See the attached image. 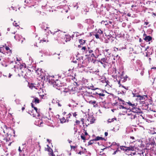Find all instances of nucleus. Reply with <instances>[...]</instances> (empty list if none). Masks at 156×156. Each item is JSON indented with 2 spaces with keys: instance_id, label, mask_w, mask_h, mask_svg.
Masks as SVG:
<instances>
[{
  "instance_id": "1",
  "label": "nucleus",
  "mask_w": 156,
  "mask_h": 156,
  "mask_svg": "<svg viewBox=\"0 0 156 156\" xmlns=\"http://www.w3.org/2000/svg\"><path fill=\"white\" fill-rule=\"evenodd\" d=\"M54 82L51 81V82L53 83V87L57 89L60 90V87L62 86V84L61 83L60 81L58 80H56L55 81L54 80Z\"/></svg>"
},
{
  "instance_id": "2",
  "label": "nucleus",
  "mask_w": 156,
  "mask_h": 156,
  "mask_svg": "<svg viewBox=\"0 0 156 156\" xmlns=\"http://www.w3.org/2000/svg\"><path fill=\"white\" fill-rule=\"evenodd\" d=\"M120 148L121 150H122L123 151H134V150H135L136 151V150H137L138 149H134L135 148H134V147L132 146H129L128 147H126L124 146H121L120 147Z\"/></svg>"
},
{
  "instance_id": "3",
  "label": "nucleus",
  "mask_w": 156,
  "mask_h": 156,
  "mask_svg": "<svg viewBox=\"0 0 156 156\" xmlns=\"http://www.w3.org/2000/svg\"><path fill=\"white\" fill-rule=\"evenodd\" d=\"M126 115L128 116V118L131 120L134 119L136 117V114L130 111L128 113H127Z\"/></svg>"
},
{
  "instance_id": "4",
  "label": "nucleus",
  "mask_w": 156,
  "mask_h": 156,
  "mask_svg": "<svg viewBox=\"0 0 156 156\" xmlns=\"http://www.w3.org/2000/svg\"><path fill=\"white\" fill-rule=\"evenodd\" d=\"M107 59L105 58H103L99 60L98 62L101 64L104 68H105L107 65L108 62H107Z\"/></svg>"
},
{
  "instance_id": "5",
  "label": "nucleus",
  "mask_w": 156,
  "mask_h": 156,
  "mask_svg": "<svg viewBox=\"0 0 156 156\" xmlns=\"http://www.w3.org/2000/svg\"><path fill=\"white\" fill-rule=\"evenodd\" d=\"M138 99L140 101H141V102L142 104H143L144 102V101H146L147 99V95H144L141 96L140 95L138 96Z\"/></svg>"
},
{
  "instance_id": "6",
  "label": "nucleus",
  "mask_w": 156,
  "mask_h": 156,
  "mask_svg": "<svg viewBox=\"0 0 156 156\" xmlns=\"http://www.w3.org/2000/svg\"><path fill=\"white\" fill-rule=\"evenodd\" d=\"M40 76L41 79L44 80H45L46 79V81H47L49 83L50 82V78H51L52 77L51 76L43 75L42 74H41L40 75Z\"/></svg>"
},
{
  "instance_id": "7",
  "label": "nucleus",
  "mask_w": 156,
  "mask_h": 156,
  "mask_svg": "<svg viewBox=\"0 0 156 156\" xmlns=\"http://www.w3.org/2000/svg\"><path fill=\"white\" fill-rule=\"evenodd\" d=\"M62 40L61 42H60L61 43H63L64 44V41L66 42L69 41L71 39L70 36L69 35H66L64 37V38H62Z\"/></svg>"
},
{
  "instance_id": "8",
  "label": "nucleus",
  "mask_w": 156,
  "mask_h": 156,
  "mask_svg": "<svg viewBox=\"0 0 156 156\" xmlns=\"http://www.w3.org/2000/svg\"><path fill=\"white\" fill-rule=\"evenodd\" d=\"M76 26L77 28L81 31H82L84 29V26L83 24L80 22L77 23L76 24Z\"/></svg>"
},
{
  "instance_id": "9",
  "label": "nucleus",
  "mask_w": 156,
  "mask_h": 156,
  "mask_svg": "<svg viewBox=\"0 0 156 156\" xmlns=\"http://www.w3.org/2000/svg\"><path fill=\"white\" fill-rule=\"evenodd\" d=\"M143 39L146 42L150 41L152 40V37L149 36H147L146 34L144 33L143 34Z\"/></svg>"
},
{
  "instance_id": "10",
  "label": "nucleus",
  "mask_w": 156,
  "mask_h": 156,
  "mask_svg": "<svg viewBox=\"0 0 156 156\" xmlns=\"http://www.w3.org/2000/svg\"><path fill=\"white\" fill-rule=\"evenodd\" d=\"M142 52V48L139 46H136L134 48V51L133 53L135 54H139Z\"/></svg>"
},
{
  "instance_id": "11",
  "label": "nucleus",
  "mask_w": 156,
  "mask_h": 156,
  "mask_svg": "<svg viewBox=\"0 0 156 156\" xmlns=\"http://www.w3.org/2000/svg\"><path fill=\"white\" fill-rule=\"evenodd\" d=\"M134 148H135L134 149H138V150H136V151L134 150L135 152V153H133V154H139L141 156H142V155H143V156H144V152H143V151L142 150H139V148L136 147L135 146H134Z\"/></svg>"
},
{
  "instance_id": "12",
  "label": "nucleus",
  "mask_w": 156,
  "mask_h": 156,
  "mask_svg": "<svg viewBox=\"0 0 156 156\" xmlns=\"http://www.w3.org/2000/svg\"><path fill=\"white\" fill-rule=\"evenodd\" d=\"M132 111H131L132 112H133L135 114L137 113L138 114H139V113H142V112L141 111V110L139 108H135L134 107V108H132Z\"/></svg>"
},
{
  "instance_id": "13",
  "label": "nucleus",
  "mask_w": 156,
  "mask_h": 156,
  "mask_svg": "<svg viewBox=\"0 0 156 156\" xmlns=\"http://www.w3.org/2000/svg\"><path fill=\"white\" fill-rule=\"evenodd\" d=\"M103 51L104 55H105V56H107L108 57H110L111 54V52L109 49H105L103 50Z\"/></svg>"
},
{
  "instance_id": "14",
  "label": "nucleus",
  "mask_w": 156,
  "mask_h": 156,
  "mask_svg": "<svg viewBox=\"0 0 156 156\" xmlns=\"http://www.w3.org/2000/svg\"><path fill=\"white\" fill-rule=\"evenodd\" d=\"M95 54L93 53H92L91 55V56L92 57H94L95 58H98V54L99 53V50L98 48H97L95 50Z\"/></svg>"
},
{
  "instance_id": "15",
  "label": "nucleus",
  "mask_w": 156,
  "mask_h": 156,
  "mask_svg": "<svg viewBox=\"0 0 156 156\" xmlns=\"http://www.w3.org/2000/svg\"><path fill=\"white\" fill-rule=\"evenodd\" d=\"M93 51L90 48L88 47L87 48V50H86V55L90 56V55L92 53H93Z\"/></svg>"
},
{
  "instance_id": "16",
  "label": "nucleus",
  "mask_w": 156,
  "mask_h": 156,
  "mask_svg": "<svg viewBox=\"0 0 156 156\" xmlns=\"http://www.w3.org/2000/svg\"><path fill=\"white\" fill-rule=\"evenodd\" d=\"M28 113L31 115H32L33 117H36L37 118H40L39 117H37V113H36L35 112H34V111L33 110H29L28 111Z\"/></svg>"
},
{
  "instance_id": "17",
  "label": "nucleus",
  "mask_w": 156,
  "mask_h": 156,
  "mask_svg": "<svg viewBox=\"0 0 156 156\" xmlns=\"http://www.w3.org/2000/svg\"><path fill=\"white\" fill-rule=\"evenodd\" d=\"M89 103L93 105L94 107H96L98 106L97 103H96V101H93L92 100H90L89 102Z\"/></svg>"
},
{
  "instance_id": "18",
  "label": "nucleus",
  "mask_w": 156,
  "mask_h": 156,
  "mask_svg": "<svg viewBox=\"0 0 156 156\" xmlns=\"http://www.w3.org/2000/svg\"><path fill=\"white\" fill-rule=\"evenodd\" d=\"M84 22L85 23L89 24H92L94 23L93 20L90 19L86 20Z\"/></svg>"
},
{
  "instance_id": "19",
  "label": "nucleus",
  "mask_w": 156,
  "mask_h": 156,
  "mask_svg": "<svg viewBox=\"0 0 156 156\" xmlns=\"http://www.w3.org/2000/svg\"><path fill=\"white\" fill-rule=\"evenodd\" d=\"M119 145V143L117 144L115 142H113L112 144L110 145V147H112V146H117L116 147H115L118 148ZM109 147H110V146L109 147H107V148H108ZM106 148H107V147L103 149H102V150H103L106 149Z\"/></svg>"
},
{
  "instance_id": "20",
  "label": "nucleus",
  "mask_w": 156,
  "mask_h": 156,
  "mask_svg": "<svg viewBox=\"0 0 156 156\" xmlns=\"http://www.w3.org/2000/svg\"><path fill=\"white\" fill-rule=\"evenodd\" d=\"M33 108L34 109V112H35L36 113H37V117L39 118L40 116L39 111L38 110L36 107H34Z\"/></svg>"
},
{
  "instance_id": "21",
  "label": "nucleus",
  "mask_w": 156,
  "mask_h": 156,
  "mask_svg": "<svg viewBox=\"0 0 156 156\" xmlns=\"http://www.w3.org/2000/svg\"><path fill=\"white\" fill-rule=\"evenodd\" d=\"M51 34H52L53 35H54V34H57V35H58V37H59V34H62L63 33L62 31H60V30H59L58 31H55L54 32V33H53L52 32H51V31H50Z\"/></svg>"
},
{
  "instance_id": "22",
  "label": "nucleus",
  "mask_w": 156,
  "mask_h": 156,
  "mask_svg": "<svg viewBox=\"0 0 156 156\" xmlns=\"http://www.w3.org/2000/svg\"><path fill=\"white\" fill-rule=\"evenodd\" d=\"M149 143L150 145L151 146H156V143L155 142V141L154 139H153L152 140H151Z\"/></svg>"
},
{
  "instance_id": "23",
  "label": "nucleus",
  "mask_w": 156,
  "mask_h": 156,
  "mask_svg": "<svg viewBox=\"0 0 156 156\" xmlns=\"http://www.w3.org/2000/svg\"><path fill=\"white\" fill-rule=\"evenodd\" d=\"M22 36L16 34L14 36V38L18 41H19L20 40V39L21 38Z\"/></svg>"
},
{
  "instance_id": "24",
  "label": "nucleus",
  "mask_w": 156,
  "mask_h": 156,
  "mask_svg": "<svg viewBox=\"0 0 156 156\" xmlns=\"http://www.w3.org/2000/svg\"><path fill=\"white\" fill-rule=\"evenodd\" d=\"M47 146L48 147L47 148H45V150L46 151H49V152H51V153H50V154H51L52 155V152L53 153V151H52V149H51L50 148V147H49L48 146V145H47Z\"/></svg>"
},
{
  "instance_id": "25",
  "label": "nucleus",
  "mask_w": 156,
  "mask_h": 156,
  "mask_svg": "<svg viewBox=\"0 0 156 156\" xmlns=\"http://www.w3.org/2000/svg\"><path fill=\"white\" fill-rule=\"evenodd\" d=\"M105 140V139L104 138H103L102 137L99 136H97L94 139V140H95V141H97V140Z\"/></svg>"
},
{
  "instance_id": "26",
  "label": "nucleus",
  "mask_w": 156,
  "mask_h": 156,
  "mask_svg": "<svg viewBox=\"0 0 156 156\" xmlns=\"http://www.w3.org/2000/svg\"><path fill=\"white\" fill-rule=\"evenodd\" d=\"M110 36L111 37V38H110V39L109 40V41L111 42H112L114 40L115 38L111 34H110Z\"/></svg>"
},
{
  "instance_id": "27",
  "label": "nucleus",
  "mask_w": 156,
  "mask_h": 156,
  "mask_svg": "<svg viewBox=\"0 0 156 156\" xmlns=\"http://www.w3.org/2000/svg\"><path fill=\"white\" fill-rule=\"evenodd\" d=\"M34 102L35 103H39L40 102V100L37 98H35L34 99Z\"/></svg>"
},
{
  "instance_id": "28",
  "label": "nucleus",
  "mask_w": 156,
  "mask_h": 156,
  "mask_svg": "<svg viewBox=\"0 0 156 156\" xmlns=\"http://www.w3.org/2000/svg\"><path fill=\"white\" fill-rule=\"evenodd\" d=\"M79 42L80 43V45L82 44L85 43L86 41L83 40V39H80Z\"/></svg>"
},
{
  "instance_id": "29",
  "label": "nucleus",
  "mask_w": 156,
  "mask_h": 156,
  "mask_svg": "<svg viewBox=\"0 0 156 156\" xmlns=\"http://www.w3.org/2000/svg\"><path fill=\"white\" fill-rule=\"evenodd\" d=\"M94 141H95V140H94V139L90 140L88 143V145H90L94 143Z\"/></svg>"
},
{
  "instance_id": "30",
  "label": "nucleus",
  "mask_w": 156,
  "mask_h": 156,
  "mask_svg": "<svg viewBox=\"0 0 156 156\" xmlns=\"http://www.w3.org/2000/svg\"><path fill=\"white\" fill-rule=\"evenodd\" d=\"M149 79L150 80L151 82L153 83L154 82L155 78H154L153 77H152L151 76H149Z\"/></svg>"
},
{
  "instance_id": "31",
  "label": "nucleus",
  "mask_w": 156,
  "mask_h": 156,
  "mask_svg": "<svg viewBox=\"0 0 156 156\" xmlns=\"http://www.w3.org/2000/svg\"><path fill=\"white\" fill-rule=\"evenodd\" d=\"M114 120H116V118H114L112 119H109L108 122H113Z\"/></svg>"
},
{
  "instance_id": "32",
  "label": "nucleus",
  "mask_w": 156,
  "mask_h": 156,
  "mask_svg": "<svg viewBox=\"0 0 156 156\" xmlns=\"http://www.w3.org/2000/svg\"><path fill=\"white\" fill-rule=\"evenodd\" d=\"M118 100L119 101V102H120V103L121 104H124V101L122 100L121 98H118Z\"/></svg>"
},
{
  "instance_id": "33",
  "label": "nucleus",
  "mask_w": 156,
  "mask_h": 156,
  "mask_svg": "<svg viewBox=\"0 0 156 156\" xmlns=\"http://www.w3.org/2000/svg\"><path fill=\"white\" fill-rule=\"evenodd\" d=\"M97 33L99 34L100 36H101V34H102L103 33V32L101 30H98V31L97 32Z\"/></svg>"
},
{
  "instance_id": "34",
  "label": "nucleus",
  "mask_w": 156,
  "mask_h": 156,
  "mask_svg": "<svg viewBox=\"0 0 156 156\" xmlns=\"http://www.w3.org/2000/svg\"><path fill=\"white\" fill-rule=\"evenodd\" d=\"M42 124V121L41 120H39L38 121V123L37 125H38L39 126H42V125H41Z\"/></svg>"
},
{
  "instance_id": "35",
  "label": "nucleus",
  "mask_w": 156,
  "mask_h": 156,
  "mask_svg": "<svg viewBox=\"0 0 156 156\" xmlns=\"http://www.w3.org/2000/svg\"><path fill=\"white\" fill-rule=\"evenodd\" d=\"M67 18L68 19H70L71 20H73L75 19V16H68L67 17Z\"/></svg>"
},
{
  "instance_id": "36",
  "label": "nucleus",
  "mask_w": 156,
  "mask_h": 156,
  "mask_svg": "<svg viewBox=\"0 0 156 156\" xmlns=\"http://www.w3.org/2000/svg\"><path fill=\"white\" fill-rule=\"evenodd\" d=\"M94 36H95V37L97 39H99V37L100 36H99V34H98V33H96L94 34Z\"/></svg>"
},
{
  "instance_id": "37",
  "label": "nucleus",
  "mask_w": 156,
  "mask_h": 156,
  "mask_svg": "<svg viewBox=\"0 0 156 156\" xmlns=\"http://www.w3.org/2000/svg\"><path fill=\"white\" fill-rule=\"evenodd\" d=\"M128 104L129 105L132 106L133 108H134V106H135V104H132L130 102H128Z\"/></svg>"
},
{
  "instance_id": "38",
  "label": "nucleus",
  "mask_w": 156,
  "mask_h": 156,
  "mask_svg": "<svg viewBox=\"0 0 156 156\" xmlns=\"http://www.w3.org/2000/svg\"><path fill=\"white\" fill-rule=\"evenodd\" d=\"M101 23H103L105 25H108V21H104L103 20L101 22Z\"/></svg>"
},
{
  "instance_id": "39",
  "label": "nucleus",
  "mask_w": 156,
  "mask_h": 156,
  "mask_svg": "<svg viewBox=\"0 0 156 156\" xmlns=\"http://www.w3.org/2000/svg\"><path fill=\"white\" fill-rule=\"evenodd\" d=\"M20 100L19 99H16L15 100V102L17 104H19L20 103Z\"/></svg>"
},
{
  "instance_id": "40",
  "label": "nucleus",
  "mask_w": 156,
  "mask_h": 156,
  "mask_svg": "<svg viewBox=\"0 0 156 156\" xmlns=\"http://www.w3.org/2000/svg\"><path fill=\"white\" fill-rule=\"evenodd\" d=\"M119 108L120 109H126V108L124 107L123 106H122V105H119Z\"/></svg>"
},
{
  "instance_id": "41",
  "label": "nucleus",
  "mask_w": 156,
  "mask_h": 156,
  "mask_svg": "<svg viewBox=\"0 0 156 156\" xmlns=\"http://www.w3.org/2000/svg\"><path fill=\"white\" fill-rule=\"evenodd\" d=\"M72 116V115L71 113H69L68 115H67L66 118H70V117Z\"/></svg>"
},
{
  "instance_id": "42",
  "label": "nucleus",
  "mask_w": 156,
  "mask_h": 156,
  "mask_svg": "<svg viewBox=\"0 0 156 156\" xmlns=\"http://www.w3.org/2000/svg\"><path fill=\"white\" fill-rule=\"evenodd\" d=\"M73 117L76 118V116L77 115V113L76 112H75L73 113Z\"/></svg>"
},
{
  "instance_id": "43",
  "label": "nucleus",
  "mask_w": 156,
  "mask_h": 156,
  "mask_svg": "<svg viewBox=\"0 0 156 156\" xmlns=\"http://www.w3.org/2000/svg\"><path fill=\"white\" fill-rule=\"evenodd\" d=\"M128 78V76H127L126 75L124 77L123 80H122L124 82H125L127 78Z\"/></svg>"
},
{
  "instance_id": "44",
  "label": "nucleus",
  "mask_w": 156,
  "mask_h": 156,
  "mask_svg": "<svg viewBox=\"0 0 156 156\" xmlns=\"http://www.w3.org/2000/svg\"><path fill=\"white\" fill-rule=\"evenodd\" d=\"M95 119L94 118H92L91 119V120L90 121V123L91 124L93 123L94 122V121H95Z\"/></svg>"
},
{
  "instance_id": "45",
  "label": "nucleus",
  "mask_w": 156,
  "mask_h": 156,
  "mask_svg": "<svg viewBox=\"0 0 156 156\" xmlns=\"http://www.w3.org/2000/svg\"><path fill=\"white\" fill-rule=\"evenodd\" d=\"M87 48H86V47H83L81 48V50H83L86 51V50H87Z\"/></svg>"
},
{
  "instance_id": "46",
  "label": "nucleus",
  "mask_w": 156,
  "mask_h": 156,
  "mask_svg": "<svg viewBox=\"0 0 156 156\" xmlns=\"http://www.w3.org/2000/svg\"><path fill=\"white\" fill-rule=\"evenodd\" d=\"M119 151L118 150V147L117 148V149L114 152V153H113V154H116V152Z\"/></svg>"
},
{
  "instance_id": "47",
  "label": "nucleus",
  "mask_w": 156,
  "mask_h": 156,
  "mask_svg": "<svg viewBox=\"0 0 156 156\" xmlns=\"http://www.w3.org/2000/svg\"><path fill=\"white\" fill-rule=\"evenodd\" d=\"M13 25L15 26V27H17L18 26V25H17V23H15V21H14V22L13 23Z\"/></svg>"
},
{
  "instance_id": "48",
  "label": "nucleus",
  "mask_w": 156,
  "mask_h": 156,
  "mask_svg": "<svg viewBox=\"0 0 156 156\" xmlns=\"http://www.w3.org/2000/svg\"><path fill=\"white\" fill-rule=\"evenodd\" d=\"M119 48L115 47L114 48V50L115 51H119Z\"/></svg>"
},
{
  "instance_id": "49",
  "label": "nucleus",
  "mask_w": 156,
  "mask_h": 156,
  "mask_svg": "<svg viewBox=\"0 0 156 156\" xmlns=\"http://www.w3.org/2000/svg\"><path fill=\"white\" fill-rule=\"evenodd\" d=\"M98 95H99L100 96H105V94H101V93H98Z\"/></svg>"
},
{
  "instance_id": "50",
  "label": "nucleus",
  "mask_w": 156,
  "mask_h": 156,
  "mask_svg": "<svg viewBox=\"0 0 156 156\" xmlns=\"http://www.w3.org/2000/svg\"><path fill=\"white\" fill-rule=\"evenodd\" d=\"M86 152L87 153V154L86 155V156H90L91 155V153L90 152H87V151Z\"/></svg>"
},
{
  "instance_id": "51",
  "label": "nucleus",
  "mask_w": 156,
  "mask_h": 156,
  "mask_svg": "<svg viewBox=\"0 0 156 156\" xmlns=\"http://www.w3.org/2000/svg\"><path fill=\"white\" fill-rule=\"evenodd\" d=\"M132 94L133 95V97H137V98H138L139 96L136 95V93H134L133 92Z\"/></svg>"
},
{
  "instance_id": "52",
  "label": "nucleus",
  "mask_w": 156,
  "mask_h": 156,
  "mask_svg": "<svg viewBox=\"0 0 156 156\" xmlns=\"http://www.w3.org/2000/svg\"><path fill=\"white\" fill-rule=\"evenodd\" d=\"M47 4H46L45 5H43L42 6V8L43 9H44L45 7H47Z\"/></svg>"
},
{
  "instance_id": "53",
  "label": "nucleus",
  "mask_w": 156,
  "mask_h": 156,
  "mask_svg": "<svg viewBox=\"0 0 156 156\" xmlns=\"http://www.w3.org/2000/svg\"><path fill=\"white\" fill-rule=\"evenodd\" d=\"M18 151L20 152L19 154H20V153H21V152H22V151L21 150L20 147H19Z\"/></svg>"
},
{
  "instance_id": "54",
  "label": "nucleus",
  "mask_w": 156,
  "mask_h": 156,
  "mask_svg": "<svg viewBox=\"0 0 156 156\" xmlns=\"http://www.w3.org/2000/svg\"><path fill=\"white\" fill-rule=\"evenodd\" d=\"M110 38H111V37L110 36V35H108L107 39H108V40L109 41L110 40Z\"/></svg>"
},
{
  "instance_id": "55",
  "label": "nucleus",
  "mask_w": 156,
  "mask_h": 156,
  "mask_svg": "<svg viewBox=\"0 0 156 156\" xmlns=\"http://www.w3.org/2000/svg\"><path fill=\"white\" fill-rule=\"evenodd\" d=\"M94 73L98 75H99V74L98 73L99 72V71L98 70H96L94 72Z\"/></svg>"
},
{
  "instance_id": "56",
  "label": "nucleus",
  "mask_w": 156,
  "mask_h": 156,
  "mask_svg": "<svg viewBox=\"0 0 156 156\" xmlns=\"http://www.w3.org/2000/svg\"><path fill=\"white\" fill-rule=\"evenodd\" d=\"M75 122L76 123V124H78L80 123V121L78 120H76V122Z\"/></svg>"
},
{
  "instance_id": "57",
  "label": "nucleus",
  "mask_w": 156,
  "mask_h": 156,
  "mask_svg": "<svg viewBox=\"0 0 156 156\" xmlns=\"http://www.w3.org/2000/svg\"><path fill=\"white\" fill-rule=\"evenodd\" d=\"M65 120V118L64 117H63V118L62 119V120H61V122H63V121Z\"/></svg>"
},
{
  "instance_id": "58",
  "label": "nucleus",
  "mask_w": 156,
  "mask_h": 156,
  "mask_svg": "<svg viewBox=\"0 0 156 156\" xmlns=\"http://www.w3.org/2000/svg\"><path fill=\"white\" fill-rule=\"evenodd\" d=\"M81 137L82 139H83V140H85V137L84 136H82V135L81 136Z\"/></svg>"
},
{
  "instance_id": "59",
  "label": "nucleus",
  "mask_w": 156,
  "mask_h": 156,
  "mask_svg": "<svg viewBox=\"0 0 156 156\" xmlns=\"http://www.w3.org/2000/svg\"><path fill=\"white\" fill-rule=\"evenodd\" d=\"M71 149H75L76 148V147L73 146H71Z\"/></svg>"
},
{
  "instance_id": "60",
  "label": "nucleus",
  "mask_w": 156,
  "mask_h": 156,
  "mask_svg": "<svg viewBox=\"0 0 156 156\" xmlns=\"http://www.w3.org/2000/svg\"><path fill=\"white\" fill-rule=\"evenodd\" d=\"M105 42L106 43H108L109 42L108 39H105Z\"/></svg>"
},
{
  "instance_id": "61",
  "label": "nucleus",
  "mask_w": 156,
  "mask_h": 156,
  "mask_svg": "<svg viewBox=\"0 0 156 156\" xmlns=\"http://www.w3.org/2000/svg\"><path fill=\"white\" fill-rule=\"evenodd\" d=\"M3 49V48H2V47H0V52H2V53H3V51H2Z\"/></svg>"
},
{
  "instance_id": "62",
  "label": "nucleus",
  "mask_w": 156,
  "mask_h": 156,
  "mask_svg": "<svg viewBox=\"0 0 156 156\" xmlns=\"http://www.w3.org/2000/svg\"><path fill=\"white\" fill-rule=\"evenodd\" d=\"M81 121L82 122V124H84V119L82 118L81 119Z\"/></svg>"
},
{
  "instance_id": "63",
  "label": "nucleus",
  "mask_w": 156,
  "mask_h": 156,
  "mask_svg": "<svg viewBox=\"0 0 156 156\" xmlns=\"http://www.w3.org/2000/svg\"><path fill=\"white\" fill-rule=\"evenodd\" d=\"M112 21H109V20H108V23H109L110 24H112Z\"/></svg>"
},
{
  "instance_id": "64",
  "label": "nucleus",
  "mask_w": 156,
  "mask_h": 156,
  "mask_svg": "<svg viewBox=\"0 0 156 156\" xmlns=\"http://www.w3.org/2000/svg\"><path fill=\"white\" fill-rule=\"evenodd\" d=\"M125 48H124L123 47H122V48H119V51H121L123 49H125Z\"/></svg>"
}]
</instances>
